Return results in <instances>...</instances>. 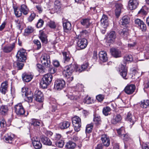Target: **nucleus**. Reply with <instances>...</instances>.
Returning a JSON list of instances; mask_svg holds the SVG:
<instances>
[{
	"mask_svg": "<svg viewBox=\"0 0 149 149\" xmlns=\"http://www.w3.org/2000/svg\"><path fill=\"white\" fill-rule=\"evenodd\" d=\"M141 107L143 108H146L149 106V100H143L140 103Z\"/></svg>",
	"mask_w": 149,
	"mask_h": 149,
	"instance_id": "e433bc0d",
	"label": "nucleus"
},
{
	"mask_svg": "<svg viewBox=\"0 0 149 149\" xmlns=\"http://www.w3.org/2000/svg\"><path fill=\"white\" fill-rule=\"evenodd\" d=\"M32 143L34 148L39 149L42 147V144L39 138L37 136L33 137L32 139Z\"/></svg>",
	"mask_w": 149,
	"mask_h": 149,
	"instance_id": "6e6552de",
	"label": "nucleus"
},
{
	"mask_svg": "<svg viewBox=\"0 0 149 149\" xmlns=\"http://www.w3.org/2000/svg\"><path fill=\"white\" fill-rule=\"evenodd\" d=\"M101 140L104 146L106 147L109 146L110 144V139L106 134H103L102 136Z\"/></svg>",
	"mask_w": 149,
	"mask_h": 149,
	"instance_id": "2eb2a0df",
	"label": "nucleus"
},
{
	"mask_svg": "<svg viewBox=\"0 0 149 149\" xmlns=\"http://www.w3.org/2000/svg\"><path fill=\"white\" fill-rule=\"evenodd\" d=\"M53 64L54 66L56 67H59L60 65L59 62L56 60H54L53 61Z\"/></svg>",
	"mask_w": 149,
	"mask_h": 149,
	"instance_id": "774afa93",
	"label": "nucleus"
},
{
	"mask_svg": "<svg viewBox=\"0 0 149 149\" xmlns=\"http://www.w3.org/2000/svg\"><path fill=\"white\" fill-rule=\"evenodd\" d=\"M49 58H50L49 56L46 54L44 53L40 57V60L42 62Z\"/></svg>",
	"mask_w": 149,
	"mask_h": 149,
	"instance_id": "de8ad7c7",
	"label": "nucleus"
},
{
	"mask_svg": "<svg viewBox=\"0 0 149 149\" xmlns=\"http://www.w3.org/2000/svg\"><path fill=\"white\" fill-rule=\"evenodd\" d=\"M33 28L30 26H28L25 29V31L26 33L29 34L32 33L33 31Z\"/></svg>",
	"mask_w": 149,
	"mask_h": 149,
	"instance_id": "603ef678",
	"label": "nucleus"
},
{
	"mask_svg": "<svg viewBox=\"0 0 149 149\" xmlns=\"http://www.w3.org/2000/svg\"><path fill=\"white\" fill-rule=\"evenodd\" d=\"M47 68L49 72L51 74H53L56 71V69L51 66H50L48 67Z\"/></svg>",
	"mask_w": 149,
	"mask_h": 149,
	"instance_id": "864d4df0",
	"label": "nucleus"
},
{
	"mask_svg": "<svg viewBox=\"0 0 149 149\" xmlns=\"http://www.w3.org/2000/svg\"><path fill=\"white\" fill-rule=\"evenodd\" d=\"M16 25H17V28L20 29L21 28V24L22 23V22H20L19 19H18L17 20H16Z\"/></svg>",
	"mask_w": 149,
	"mask_h": 149,
	"instance_id": "69168bd1",
	"label": "nucleus"
},
{
	"mask_svg": "<svg viewBox=\"0 0 149 149\" xmlns=\"http://www.w3.org/2000/svg\"><path fill=\"white\" fill-rule=\"evenodd\" d=\"M70 125V123L68 121H65L62 123H60L59 127L61 130H64L69 127Z\"/></svg>",
	"mask_w": 149,
	"mask_h": 149,
	"instance_id": "f704fd0d",
	"label": "nucleus"
},
{
	"mask_svg": "<svg viewBox=\"0 0 149 149\" xmlns=\"http://www.w3.org/2000/svg\"><path fill=\"white\" fill-rule=\"evenodd\" d=\"M63 26L64 31L66 33L69 32L71 29L72 26L71 23L67 20L63 21Z\"/></svg>",
	"mask_w": 149,
	"mask_h": 149,
	"instance_id": "a211bd4d",
	"label": "nucleus"
},
{
	"mask_svg": "<svg viewBox=\"0 0 149 149\" xmlns=\"http://www.w3.org/2000/svg\"><path fill=\"white\" fill-rule=\"evenodd\" d=\"M111 54L115 58H118L121 56L120 51L115 48H112L110 50Z\"/></svg>",
	"mask_w": 149,
	"mask_h": 149,
	"instance_id": "6ab92c4d",
	"label": "nucleus"
},
{
	"mask_svg": "<svg viewBox=\"0 0 149 149\" xmlns=\"http://www.w3.org/2000/svg\"><path fill=\"white\" fill-rule=\"evenodd\" d=\"M92 23L91 19L89 18L83 19L81 21V23L82 25L86 28L89 27Z\"/></svg>",
	"mask_w": 149,
	"mask_h": 149,
	"instance_id": "412c9836",
	"label": "nucleus"
},
{
	"mask_svg": "<svg viewBox=\"0 0 149 149\" xmlns=\"http://www.w3.org/2000/svg\"><path fill=\"white\" fill-rule=\"evenodd\" d=\"M37 68L39 69L38 71L42 73L45 72V70L43 68L42 65L40 64H38L36 65Z\"/></svg>",
	"mask_w": 149,
	"mask_h": 149,
	"instance_id": "4d7b16f0",
	"label": "nucleus"
},
{
	"mask_svg": "<svg viewBox=\"0 0 149 149\" xmlns=\"http://www.w3.org/2000/svg\"><path fill=\"white\" fill-rule=\"evenodd\" d=\"M139 5L137 0H130L129 3V7L130 10L135 9Z\"/></svg>",
	"mask_w": 149,
	"mask_h": 149,
	"instance_id": "f3484780",
	"label": "nucleus"
},
{
	"mask_svg": "<svg viewBox=\"0 0 149 149\" xmlns=\"http://www.w3.org/2000/svg\"><path fill=\"white\" fill-rule=\"evenodd\" d=\"M133 57L131 54H126L124 57L123 62L124 64L129 63L133 61Z\"/></svg>",
	"mask_w": 149,
	"mask_h": 149,
	"instance_id": "bb28decb",
	"label": "nucleus"
},
{
	"mask_svg": "<svg viewBox=\"0 0 149 149\" xmlns=\"http://www.w3.org/2000/svg\"><path fill=\"white\" fill-rule=\"evenodd\" d=\"M80 96L79 95H71L69 97V98L71 100H77L80 98Z\"/></svg>",
	"mask_w": 149,
	"mask_h": 149,
	"instance_id": "0e129e2a",
	"label": "nucleus"
},
{
	"mask_svg": "<svg viewBox=\"0 0 149 149\" xmlns=\"http://www.w3.org/2000/svg\"><path fill=\"white\" fill-rule=\"evenodd\" d=\"M134 22L136 26L142 31H145L146 29V26L143 21L141 19H137L135 20Z\"/></svg>",
	"mask_w": 149,
	"mask_h": 149,
	"instance_id": "9d476101",
	"label": "nucleus"
},
{
	"mask_svg": "<svg viewBox=\"0 0 149 149\" xmlns=\"http://www.w3.org/2000/svg\"><path fill=\"white\" fill-rule=\"evenodd\" d=\"M26 53L25 50L22 48L18 51L16 56L18 61L24 62L26 59Z\"/></svg>",
	"mask_w": 149,
	"mask_h": 149,
	"instance_id": "20e7f679",
	"label": "nucleus"
},
{
	"mask_svg": "<svg viewBox=\"0 0 149 149\" xmlns=\"http://www.w3.org/2000/svg\"><path fill=\"white\" fill-rule=\"evenodd\" d=\"M93 127V124L92 123L88 124L86 127V130H91Z\"/></svg>",
	"mask_w": 149,
	"mask_h": 149,
	"instance_id": "e2e57ef3",
	"label": "nucleus"
},
{
	"mask_svg": "<svg viewBox=\"0 0 149 149\" xmlns=\"http://www.w3.org/2000/svg\"><path fill=\"white\" fill-rule=\"evenodd\" d=\"M39 37L42 42L45 43H47V36L44 33H41Z\"/></svg>",
	"mask_w": 149,
	"mask_h": 149,
	"instance_id": "37998d69",
	"label": "nucleus"
},
{
	"mask_svg": "<svg viewBox=\"0 0 149 149\" xmlns=\"http://www.w3.org/2000/svg\"><path fill=\"white\" fill-rule=\"evenodd\" d=\"M116 38L115 32L113 31H111L110 32L108 37V42L110 43L113 42Z\"/></svg>",
	"mask_w": 149,
	"mask_h": 149,
	"instance_id": "393cba45",
	"label": "nucleus"
},
{
	"mask_svg": "<svg viewBox=\"0 0 149 149\" xmlns=\"http://www.w3.org/2000/svg\"><path fill=\"white\" fill-rule=\"evenodd\" d=\"M87 44V40L84 38L79 39L77 42L78 47L81 49L85 48Z\"/></svg>",
	"mask_w": 149,
	"mask_h": 149,
	"instance_id": "f8f14e48",
	"label": "nucleus"
},
{
	"mask_svg": "<svg viewBox=\"0 0 149 149\" xmlns=\"http://www.w3.org/2000/svg\"><path fill=\"white\" fill-rule=\"evenodd\" d=\"M76 146V144L72 141H69L67 143L65 147L66 149H74Z\"/></svg>",
	"mask_w": 149,
	"mask_h": 149,
	"instance_id": "cd10ccee",
	"label": "nucleus"
},
{
	"mask_svg": "<svg viewBox=\"0 0 149 149\" xmlns=\"http://www.w3.org/2000/svg\"><path fill=\"white\" fill-rule=\"evenodd\" d=\"M83 102L84 103H86L87 104H89L92 103L93 101L91 100L90 97H86L84 100Z\"/></svg>",
	"mask_w": 149,
	"mask_h": 149,
	"instance_id": "6e6d98bb",
	"label": "nucleus"
},
{
	"mask_svg": "<svg viewBox=\"0 0 149 149\" xmlns=\"http://www.w3.org/2000/svg\"><path fill=\"white\" fill-rule=\"evenodd\" d=\"M43 124L42 121H39L36 120H33L31 123V127H33L34 130H41L43 128L42 127Z\"/></svg>",
	"mask_w": 149,
	"mask_h": 149,
	"instance_id": "0eeeda50",
	"label": "nucleus"
},
{
	"mask_svg": "<svg viewBox=\"0 0 149 149\" xmlns=\"http://www.w3.org/2000/svg\"><path fill=\"white\" fill-rule=\"evenodd\" d=\"M14 47L15 44L13 43L12 44L5 46L2 49L4 52L8 53L11 52Z\"/></svg>",
	"mask_w": 149,
	"mask_h": 149,
	"instance_id": "5701e85b",
	"label": "nucleus"
},
{
	"mask_svg": "<svg viewBox=\"0 0 149 149\" xmlns=\"http://www.w3.org/2000/svg\"><path fill=\"white\" fill-rule=\"evenodd\" d=\"M34 97L38 102H42L43 100V95L42 92L39 90H36L34 93Z\"/></svg>",
	"mask_w": 149,
	"mask_h": 149,
	"instance_id": "9b49d317",
	"label": "nucleus"
},
{
	"mask_svg": "<svg viewBox=\"0 0 149 149\" xmlns=\"http://www.w3.org/2000/svg\"><path fill=\"white\" fill-rule=\"evenodd\" d=\"M74 127V130H80V128L81 126V123H75V124H73Z\"/></svg>",
	"mask_w": 149,
	"mask_h": 149,
	"instance_id": "13d9d810",
	"label": "nucleus"
},
{
	"mask_svg": "<svg viewBox=\"0 0 149 149\" xmlns=\"http://www.w3.org/2000/svg\"><path fill=\"white\" fill-rule=\"evenodd\" d=\"M44 22L43 20L41 19H39L37 23L36 26L38 28H40L43 25Z\"/></svg>",
	"mask_w": 149,
	"mask_h": 149,
	"instance_id": "3c124183",
	"label": "nucleus"
},
{
	"mask_svg": "<svg viewBox=\"0 0 149 149\" xmlns=\"http://www.w3.org/2000/svg\"><path fill=\"white\" fill-rule=\"evenodd\" d=\"M61 137V135L59 134L56 133L54 136V139L57 141L60 139Z\"/></svg>",
	"mask_w": 149,
	"mask_h": 149,
	"instance_id": "338daca9",
	"label": "nucleus"
},
{
	"mask_svg": "<svg viewBox=\"0 0 149 149\" xmlns=\"http://www.w3.org/2000/svg\"><path fill=\"white\" fill-rule=\"evenodd\" d=\"M119 71L120 75L125 79H127V68L125 65L121 64L119 68Z\"/></svg>",
	"mask_w": 149,
	"mask_h": 149,
	"instance_id": "1a4fd4ad",
	"label": "nucleus"
},
{
	"mask_svg": "<svg viewBox=\"0 0 149 149\" xmlns=\"http://www.w3.org/2000/svg\"><path fill=\"white\" fill-rule=\"evenodd\" d=\"M41 62L45 67L48 68L50 66L51 62L50 58L42 61Z\"/></svg>",
	"mask_w": 149,
	"mask_h": 149,
	"instance_id": "a18cd8bd",
	"label": "nucleus"
},
{
	"mask_svg": "<svg viewBox=\"0 0 149 149\" xmlns=\"http://www.w3.org/2000/svg\"><path fill=\"white\" fill-rule=\"evenodd\" d=\"M14 137V135L12 133H8L6 135L4 136V141L6 143H12Z\"/></svg>",
	"mask_w": 149,
	"mask_h": 149,
	"instance_id": "dca6fc26",
	"label": "nucleus"
},
{
	"mask_svg": "<svg viewBox=\"0 0 149 149\" xmlns=\"http://www.w3.org/2000/svg\"><path fill=\"white\" fill-rule=\"evenodd\" d=\"M111 109L109 107H106L103 108V113L105 116H107L110 114Z\"/></svg>",
	"mask_w": 149,
	"mask_h": 149,
	"instance_id": "a19ab883",
	"label": "nucleus"
},
{
	"mask_svg": "<svg viewBox=\"0 0 149 149\" xmlns=\"http://www.w3.org/2000/svg\"><path fill=\"white\" fill-rule=\"evenodd\" d=\"M121 120V117L120 115L118 114L114 116L111 120V123L114 124H116L120 122Z\"/></svg>",
	"mask_w": 149,
	"mask_h": 149,
	"instance_id": "c756f323",
	"label": "nucleus"
},
{
	"mask_svg": "<svg viewBox=\"0 0 149 149\" xmlns=\"http://www.w3.org/2000/svg\"><path fill=\"white\" fill-rule=\"evenodd\" d=\"M104 95L101 94H99L96 96L97 99L99 102L102 101L104 98Z\"/></svg>",
	"mask_w": 149,
	"mask_h": 149,
	"instance_id": "052dcab7",
	"label": "nucleus"
},
{
	"mask_svg": "<svg viewBox=\"0 0 149 149\" xmlns=\"http://www.w3.org/2000/svg\"><path fill=\"white\" fill-rule=\"evenodd\" d=\"M93 120L94 123L96 125H98L101 124V120L100 116L95 115L93 118Z\"/></svg>",
	"mask_w": 149,
	"mask_h": 149,
	"instance_id": "58836bf2",
	"label": "nucleus"
},
{
	"mask_svg": "<svg viewBox=\"0 0 149 149\" xmlns=\"http://www.w3.org/2000/svg\"><path fill=\"white\" fill-rule=\"evenodd\" d=\"M13 8L15 14L16 16L17 17H19L22 15V13L21 10L18 9L17 7L13 6Z\"/></svg>",
	"mask_w": 149,
	"mask_h": 149,
	"instance_id": "ea45409f",
	"label": "nucleus"
},
{
	"mask_svg": "<svg viewBox=\"0 0 149 149\" xmlns=\"http://www.w3.org/2000/svg\"><path fill=\"white\" fill-rule=\"evenodd\" d=\"M130 21V18L127 16H124L123 17L120 21L121 24L125 26L129 24Z\"/></svg>",
	"mask_w": 149,
	"mask_h": 149,
	"instance_id": "c9c22d12",
	"label": "nucleus"
},
{
	"mask_svg": "<svg viewBox=\"0 0 149 149\" xmlns=\"http://www.w3.org/2000/svg\"><path fill=\"white\" fill-rule=\"evenodd\" d=\"M52 76L50 74H45L42 79L40 82V84L43 88H47L49 84L52 81Z\"/></svg>",
	"mask_w": 149,
	"mask_h": 149,
	"instance_id": "f03ea898",
	"label": "nucleus"
},
{
	"mask_svg": "<svg viewBox=\"0 0 149 149\" xmlns=\"http://www.w3.org/2000/svg\"><path fill=\"white\" fill-rule=\"evenodd\" d=\"M55 144L58 147L62 148L64 145V142L63 140H61L56 142Z\"/></svg>",
	"mask_w": 149,
	"mask_h": 149,
	"instance_id": "8fccbe9b",
	"label": "nucleus"
},
{
	"mask_svg": "<svg viewBox=\"0 0 149 149\" xmlns=\"http://www.w3.org/2000/svg\"><path fill=\"white\" fill-rule=\"evenodd\" d=\"M100 22L101 28L106 29L109 25L108 17L107 16L103 15L101 19Z\"/></svg>",
	"mask_w": 149,
	"mask_h": 149,
	"instance_id": "4468645a",
	"label": "nucleus"
},
{
	"mask_svg": "<svg viewBox=\"0 0 149 149\" xmlns=\"http://www.w3.org/2000/svg\"><path fill=\"white\" fill-rule=\"evenodd\" d=\"M36 14L34 13H31L30 15L27 18V20L29 22H31L35 18Z\"/></svg>",
	"mask_w": 149,
	"mask_h": 149,
	"instance_id": "49530a36",
	"label": "nucleus"
},
{
	"mask_svg": "<svg viewBox=\"0 0 149 149\" xmlns=\"http://www.w3.org/2000/svg\"><path fill=\"white\" fill-rule=\"evenodd\" d=\"M99 56L100 60L103 62H106L108 60L107 54L104 51H101L99 54Z\"/></svg>",
	"mask_w": 149,
	"mask_h": 149,
	"instance_id": "4be33fe9",
	"label": "nucleus"
},
{
	"mask_svg": "<svg viewBox=\"0 0 149 149\" xmlns=\"http://www.w3.org/2000/svg\"><path fill=\"white\" fill-rule=\"evenodd\" d=\"M64 62H68L69 61L71 57L70 53L68 52H64L62 53Z\"/></svg>",
	"mask_w": 149,
	"mask_h": 149,
	"instance_id": "2f4dec72",
	"label": "nucleus"
},
{
	"mask_svg": "<svg viewBox=\"0 0 149 149\" xmlns=\"http://www.w3.org/2000/svg\"><path fill=\"white\" fill-rule=\"evenodd\" d=\"M81 122L80 118L77 116H75L72 118V124H75V123H80Z\"/></svg>",
	"mask_w": 149,
	"mask_h": 149,
	"instance_id": "c03bdc74",
	"label": "nucleus"
},
{
	"mask_svg": "<svg viewBox=\"0 0 149 149\" xmlns=\"http://www.w3.org/2000/svg\"><path fill=\"white\" fill-rule=\"evenodd\" d=\"M120 33L123 38H126L128 35L127 29L126 28L123 29L120 32Z\"/></svg>",
	"mask_w": 149,
	"mask_h": 149,
	"instance_id": "79ce46f5",
	"label": "nucleus"
},
{
	"mask_svg": "<svg viewBox=\"0 0 149 149\" xmlns=\"http://www.w3.org/2000/svg\"><path fill=\"white\" fill-rule=\"evenodd\" d=\"M54 9L56 12H58L60 10L61 8L60 2L58 0H56L54 3Z\"/></svg>",
	"mask_w": 149,
	"mask_h": 149,
	"instance_id": "4c0bfd02",
	"label": "nucleus"
},
{
	"mask_svg": "<svg viewBox=\"0 0 149 149\" xmlns=\"http://www.w3.org/2000/svg\"><path fill=\"white\" fill-rule=\"evenodd\" d=\"M40 138L41 141L44 145L48 146L52 145V142L49 138L44 136H41Z\"/></svg>",
	"mask_w": 149,
	"mask_h": 149,
	"instance_id": "aec40b11",
	"label": "nucleus"
},
{
	"mask_svg": "<svg viewBox=\"0 0 149 149\" xmlns=\"http://www.w3.org/2000/svg\"><path fill=\"white\" fill-rule=\"evenodd\" d=\"M48 25L51 28H55L56 26L54 22L53 21H50L48 23Z\"/></svg>",
	"mask_w": 149,
	"mask_h": 149,
	"instance_id": "680f3d73",
	"label": "nucleus"
},
{
	"mask_svg": "<svg viewBox=\"0 0 149 149\" xmlns=\"http://www.w3.org/2000/svg\"><path fill=\"white\" fill-rule=\"evenodd\" d=\"M65 82L63 79H57L55 82L54 87L55 89L60 90L65 86Z\"/></svg>",
	"mask_w": 149,
	"mask_h": 149,
	"instance_id": "39448f33",
	"label": "nucleus"
},
{
	"mask_svg": "<svg viewBox=\"0 0 149 149\" xmlns=\"http://www.w3.org/2000/svg\"><path fill=\"white\" fill-rule=\"evenodd\" d=\"M123 137H124L123 139L125 141H129V142H131L132 141V139L130 137V136L127 134L124 135Z\"/></svg>",
	"mask_w": 149,
	"mask_h": 149,
	"instance_id": "09e8293b",
	"label": "nucleus"
},
{
	"mask_svg": "<svg viewBox=\"0 0 149 149\" xmlns=\"http://www.w3.org/2000/svg\"><path fill=\"white\" fill-rule=\"evenodd\" d=\"M20 10L22 13L25 15H27L29 12V8L25 4H22L21 5Z\"/></svg>",
	"mask_w": 149,
	"mask_h": 149,
	"instance_id": "72a5a7b5",
	"label": "nucleus"
},
{
	"mask_svg": "<svg viewBox=\"0 0 149 149\" xmlns=\"http://www.w3.org/2000/svg\"><path fill=\"white\" fill-rule=\"evenodd\" d=\"M14 109L16 113L18 115H23L25 113L24 109L21 103L15 105L14 107Z\"/></svg>",
	"mask_w": 149,
	"mask_h": 149,
	"instance_id": "423d86ee",
	"label": "nucleus"
},
{
	"mask_svg": "<svg viewBox=\"0 0 149 149\" xmlns=\"http://www.w3.org/2000/svg\"><path fill=\"white\" fill-rule=\"evenodd\" d=\"M8 109L7 106L2 105L0 107V113L3 115L7 114Z\"/></svg>",
	"mask_w": 149,
	"mask_h": 149,
	"instance_id": "7c9ffc66",
	"label": "nucleus"
},
{
	"mask_svg": "<svg viewBox=\"0 0 149 149\" xmlns=\"http://www.w3.org/2000/svg\"><path fill=\"white\" fill-rule=\"evenodd\" d=\"M33 77V76L31 74H23L22 75V78L23 81L25 82H29Z\"/></svg>",
	"mask_w": 149,
	"mask_h": 149,
	"instance_id": "473e14b6",
	"label": "nucleus"
},
{
	"mask_svg": "<svg viewBox=\"0 0 149 149\" xmlns=\"http://www.w3.org/2000/svg\"><path fill=\"white\" fill-rule=\"evenodd\" d=\"M115 6L116 7L115 14L118 17L120 13L122 4L120 3H116L115 5Z\"/></svg>",
	"mask_w": 149,
	"mask_h": 149,
	"instance_id": "c85d7f7f",
	"label": "nucleus"
},
{
	"mask_svg": "<svg viewBox=\"0 0 149 149\" xmlns=\"http://www.w3.org/2000/svg\"><path fill=\"white\" fill-rule=\"evenodd\" d=\"M33 42L37 46V49H39L41 48V44L40 41L38 40H35L33 41Z\"/></svg>",
	"mask_w": 149,
	"mask_h": 149,
	"instance_id": "5fc2aeb1",
	"label": "nucleus"
},
{
	"mask_svg": "<svg viewBox=\"0 0 149 149\" xmlns=\"http://www.w3.org/2000/svg\"><path fill=\"white\" fill-rule=\"evenodd\" d=\"M136 89V86L134 84L128 85L124 89L125 92L128 95L132 94Z\"/></svg>",
	"mask_w": 149,
	"mask_h": 149,
	"instance_id": "ddd939ff",
	"label": "nucleus"
},
{
	"mask_svg": "<svg viewBox=\"0 0 149 149\" xmlns=\"http://www.w3.org/2000/svg\"><path fill=\"white\" fill-rule=\"evenodd\" d=\"M22 96L23 97H25V99L28 102H31L33 100V96L30 93V91L28 90V88H23L22 89Z\"/></svg>",
	"mask_w": 149,
	"mask_h": 149,
	"instance_id": "7ed1b4c3",
	"label": "nucleus"
},
{
	"mask_svg": "<svg viewBox=\"0 0 149 149\" xmlns=\"http://www.w3.org/2000/svg\"><path fill=\"white\" fill-rule=\"evenodd\" d=\"M23 62H20L18 61L17 63V67L18 70H20L22 69L24 66V64L22 63Z\"/></svg>",
	"mask_w": 149,
	"mask_h": 149,
	"instance_id": "bf43d9fd",
	"label": "nucleus"
},
{
	"mask_svg": "<svg viewBox=\"0 0 149 149\" xmlns=\"http://www.w3.org/2000/svg\"><path fill=\"white\" fill-rule=\"evenodd\" d=\"M8 87L7 82L5 81L1 84V87L0 88V92L3 94H5L7 91Z\"/></svg>",
	"mask_w": 149,
	"mask_h": 149,
	"instance_id": "a878e982",
	"label": "nucleus"
},
{
	"mask_svg": "<svg viewBox=\"0 0 149 149\" xmlns=\"http://www.w3.org/2000/svg\"><path fill=\"white\" fill-rule=\"evenodd\" d=\"M88 64L86 63L81 66L75 63H72L71 64L65 66L63 68V72L64 76L67 79V81L70 82L73 79L72 75V72L75 70L76 72H81L86 69Z\"/></svg>",
	"mask_w": 149,
	"mask_h": 149,
	"instance_id": "f257e3e1",
	"label": "nucleus"
},
{
	"mask_svg": "<svg viewBox=\"0 0 149 149\" xmlns=\"http://www.w3.org/2000/svg\"><path fill=\"white\" fill-rule=\"evenodd\" d=\"M126 119L127 120L130 122L132 125L134 124L136 120L134 116L132 115L130 112L128 113Z\"/></svg>",
	"mask_w": 149,
	"mask_h": 149,
	"instance_id": "b1692460",
	"label": "nucleus"
}]
</instances>
